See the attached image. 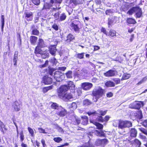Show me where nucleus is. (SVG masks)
<instances>
[{"label":"nucleus","instance_id":"2f4dec72","mask_svg":"<svg viewBox=\"0 0 147 147\" xmlns=\"http://www.w3.org/2000/svg\"><path fill=\"white\" fill-rule=\"evenodd\" d=\"M66 16L64 13H62L59 16V19L61 21L64 20L66 18Z\"/></svg>","mask_w":147,"mask_h":147},{"label":"nucleus","instance_id":"423d86ee","mask_svg":"<svg viewBox=\"0 0 147 147\" xmlns=\"http://www.w3.org/2000/svg\"><path fill=\"white\" fill-rule=\"evenodd\" d=\"M68 90V87L67 85H63L62 86L59 88L58 91V96H59L67 93V91Z\"/></svg>","mask_w":147,"mask_h":147},{"label":"nucleus","instance_id":"20e7f679","mask_svg":"<svg viewBox=\"0 0 147 147\" xmlns=\"http://www.w3.org/2000/svg\"><path fill=\"white\" fill-rule=\"evenodd\" d=\"M132 123L127 120H120L119 122L118 127L123 129L126 127H129L132 126Z\"/></svg>","mask_w":147,"mask_h":147},{"label":"nucleus","instance_id":"f03ea898","mask_svg":"<svg viewBox=\"0 0 147 147\" xmlns=\"http://www.w3.org/2000/svg\"><path fill=\"white\" fill-rule=\"evenodd\" d=\"M104 91V90L101 88L94 89L93 90L92 94L93 97H94L96 99L94 101L95 102H97L98 100L103 95Z\"/></svg>","mask_w":147,"mask_h":147},{"label":"nucleus","instance_id":"473e14b6","mask_svg":"<svg viewBox=\"0 0 147 147\" xmlns=\"http://www.w3.org/2000/svg\"><path fill=\"white\" fill-rule=\"evenodd\" d=\"M127 22L129 24H135L136 23V21L134 19L131 18H129L127 19Z\"/></svg>","mask_w":147,"mask_h":147},{"label":"nucleus","instance_id":"603ef678","mask_svg":"<svg viewBox=\"0 0 147 147\" xmlns=\"http://www.w3.org/2000/svg\"><path fill=\"white\" fill-rule=\"evenodd\" d=\"M20 140L21 141H23L24 139V136L23 131H21L20 133Z\"/></svg>","mask_w":147,"mask_h":147},{"label":"nucleus","instance_id":"2eb2a0df","mask_svg":"<svg viewBox=\"0 0 147 147\" xmlns=\"http://www.w3.org/2000/svg\"><path fill=\"white\" fill-rule=\"evenodd\" d=\"M92 104V101L88 99H85L82 101V104L85 107H88Z\"/></svg>","mask_w":147,"mask_h":147},{"label":"nucleus","instance_id":"13d9d810","mask_svg":"<svg viewBox=\"0 0 147 147\" xmlns=\"http://www.w3.org/2000/svg\"><path fill=\"white\" fill-rule=\"evenodd\" d=\"M101 31L106 35H108V33L107 32L105 28H102L101 29Z\"/></svg>","mask_w":147,"mask_h":147},{"label":"nucleus","instance_id":"412c9836","mask_svg":"<svg viewBox=\"0 0 147 147\" xmlns=\"http://www.w3.org/2000/svg\"><path fill=\"white\" fill-rule=\"evenodd\" d=\"M66 85H67V86L68 87V90H74L75 89V85L74 84L73 82L71 81L68 82L67 84Z\"/></svg>","mask_w":147,"mask_h":147},{"label":"nucleus","instance_id":"39448f33","mask_svg":"<svg viewBox=\"0 0 147 147\" xmlns=\"http://www.w3.org/2000/svg\"><path fill=\"white\" fill-rule=\"evenodd\" d=\"M80 24V22L79 21L74 20L71 22L70 26L75 32H79V28L78 26V25Z\"/></svg>","mask_w":147,"mask_h":147},{"label":"nucleus","instance_id":"9d476101","mask_svg":"<svg viewBox=\"0 0 147 147\" xmlns=\"http://www.w3.org/2000/svg\"><path fill=\"white\" fill-rule=\"evenodd\" d=\"M92 86V84L90 82H84L82 84V87L84 90H89Z\"/></svg>","mask_w":147,"mask_h":147},{"label":"nucleus","instance_id":"58836bf2","mask_svg":"<svg viewBox=\"0 0 147 147\" xmlns=\"http://www.w3.org/2000/svg\"><path fill=\"white\" fill-rule=\"evenodd\" d=\"M70 108L76 109L77 107V105L75 102H73L69 107Z\"/></svg>","mask_w":147,"mask_h":147},{"label":"nucleus","instance_id":"de8ad7c7","mask_svg":"<svg viewBox=\"0 0 147 147\" xmlns=\"http://www.w3.org/2000/svg\"><path fill=\"white\" fill-rule=\"evenodd\" d=\"M18 56H14L13 59V62L14 63V65H17V61L18 60Z\"/></svg>","mask_w":147,"mask_h":147},{"label":"nucleus","instance_id":"a878e982","mask_svg":"<svg viewBox=\"0 0 147 147\" xmlns=\"http://www.w3.org/2000/svg\"><path fill=\"white\" fill-rule=\"evenodd\" d=\"M105 85L107 87H114L115 86V83L111 81L107 82L105 83Z\"/></svg>","mask_w":147,"mask_h":147},{"label":"nucleus","instance_id":"5fc2aeb1","mask_svg":"<svg viewBox=\"0 0 147 147\" xmlns=\"http://www.w3.org/2000/svg\"><path fill=\"white\" fill-rule=\"evenodd\" d=\"M96 144H97V145H99L102 144V142L101 139H98L96 141Z\"/></svg>","mask_w":147,"mask_h":147},{"label":"nucleus","instance_id":"b1692460","mask_svg":"<svg viewBox=\"0 0 147 147\" xmlns=\"http://www.w3.org/2000/svg\"><path fill=\"white\" fill-rule=\"evenodd\" d=\"M37 39V38L34 36H31L30 37V40L31 43L34 45L36 43Z\"/></svg>","mask_w":147,"mask_h":147},{"label":"nucleus","instance_id":"37998d69","mask_svg":"<svg viewBox=\"0 0 147 147\" xmlns=\"http://www.w3.org/2000/svg\"><path fill=\"white\" fill-rule=\"evenodd\" d=\"M49 61L53 63V64L55 65H56L57 63L56 59L54 57H53V58H52Z\"/></svg>","mask_w":147,"mask_h":147},{"label":"nucleus","instance_id":"0eeeda50","mask_svg":"<svg viewBox=\"0 0 147 147\" xmlns=\"http://www.w3.org/2000/svg\"><path fill=\"white\" fill-rule=\"evenodd\" d=\"M60 98L66 101L73 98L72 95L70 93H67L63 94L59 96Z\"/></svg>","mask_w":147,"mask_h":147},{"label":"nucleus","instance_id":"4be33fe9","mask_svg":"<svg viewBox=\"0 0 147 147\" xmlns=\"http://www.w3.org/2000/svg\"><path fill=\"white\" fill-rule=\"evenodd\" d=\"M136 10L135 12L137 18H140L142 15V11L141 9L139 7H136Z\"/></svg>","mask_w":147,"mask_h":147},{"label":"nucleus","instance_id":"c85d7f7f","mask_svg":"<svg viewBox=\"0 0 147 147\" xmlns=\"http://www.w3.org/2000/svg\"><path fill=\"white\" fill-rule=\"evenodd\" d=\"M25 18H30V20H32V18H31V17L32 16L33 13L31 12H26L25 13Z\"/></svg>","mask_w":147,"mask_h":147},{"label":"nucleus","instance_id":"f3484780","mask_svg":"<svg viewBox=\"0 0 147 147\" xmlns=\"http://www.w3.org/2000/svg\"><path fill=\"white\" fill-rule=\"evenodd\" d=\"M88 123V117L85 115L81 117V124L84 125H86Z\"/></svg>","mask_w":147,"mask_h":147},{"label":"nucleus","instance_id":"052dcab7","mask_svg":"<svg viewBox=\"0 0 147 147\" xmlns=\"http://www.w3.org/2000/svg\"><path fill=\"white\" fill-rule=\"evenodd\" d=\"M140 138L142 139L144 141H147V138H146V136H145L144 135H141L140 136Z\"/></svg>","mask_w":147,"mask_h":147},{"label":"nucleus","instance_id":"f8f14e48","mask_svg":"<svg viewBox=\"0 0 147 147\" xmlns=\"http://www.w3.org/2000/svg\"><path fill=\"white\" fill-rule=\"evenodd\" d=\"M143 104L141 102H136L134 103L132 105V108L139 110L141 107V105Z\"/></svg>","mask_w":147,"mask_h":147},{"label":"nucleus","instance_id":"393cba45","mask_svg":"<svg viewBox=\"0 0 147 147\" xmlns=\"http://www.w3.org/2000/svg\"><path fill=\"white\" fill-rule=\"evenodd\" d=\"M63 76L62 74L59 71H56L54 73V77L55 78H61Z\"/></svg>","mask_w":147,"mask_h":147},{"label":"nucleus","instance_id":"5701e85b","mask_svg":"<svg viewBox=\"0 0 147 147\" xmlns=\"http://www.w3.org/2000/svg\"><path fill=\"white\" fill-rule=\"evenodd\" d=\"M67 39L65 40V41L67 42H70L71 41L73 40L75 38L74 36L71 34H69L67 36Z\"/></svg>","mask_w":147,"mask_h":147},{"label":"nucleus","instance_id":"a19ab883","mask_svg":"<svg viewBox=\"0 0 147 147\" xmlns=\"http://www.w3.org/2000/svg\"><path fill=\"white\" fill-rule=\"evenodd\" d=\"M59 14L60 13L59 11L57 12L54 14L53 16H54L55 19V20H57L59 19Z\"/></svg>","mask_w":147,"mask_h":147},{"label":"nucleus","instance_id":"79ce46f5","mask_svg":"<svg viewBox=\"0 0 147 147\" xmlns=\"http://www.w3.org/2000/svg\"><path fill=\"white\" fill-rule=\"evenodd\" d=\"M53 140L57 143H59L62 140V139L60 137H58L54 138Z\"/></svg>","mask_w":147,"mask_h":147},{"label":"nucleus","instance_id":"e2e57ef3","mask_svg":"<svg viewBox=\"0 0 147 147\" xmlns=\"http://www.w3.org/2000/svg\"><path fill=\"white\" fill-rule=\"evenodd\" d=\"M75 120L77 123L78 124H80V123L81 121V120H80V119L77 118L76 117L75 118Z\"/></svg>","mask_w":147,"mask_h":147},{"label":"nucleus","instance_id":"c756f323","mask_svg":"<svg viewBox=\"0 0 147 147\" xmlns=\"http://www.w3.org/2000/svg\"><path fill=\"white\" fill-rule=\"evenodd\" d=\"M53 86L51 85L49 86L44 87L43 89V92L44 93L47 92L49 90L52 89Z\"/></svg>","mask_w":147,"mask_h":147},{"label":"nucleus","instance_id":"a18cd8bd","mask_svg":"<svg viewBox=\"0 0 147 147\" xmlns=\"http://www.w3.org/2000/svg\"><path fill=\"white\" fill-rule=\"evenodd\" d=\"M113 12V9H109L106 10L105 11V13L107 15H109L110 14L112 13Z\"/></svg>","mask_w":147,"mask_h":147},{"label":"nucleus","instance_id":"ea45409f","mask_svg":"<svg viewBox=\"0 0 147 147\" xmlns=\"http://www.w3.org/2000/svg\"><path fill=\"white\" fill-rule=\"evenodd\" d=\"M28 130L29 132L31 134V136L32 137H34V132L33 129L29 127H28Z\"/></svg>","mask_w":147,"mask_h":147},{"label":"nucleus","instance_id":"3c124183","mask_svg":"<svg viewBox=\"0 0 147 147\" xmlns=\"http://www.w3.org/2000/svg\"><path fill=\"white\" fill-rule=\"evenodd\" d=\"M0 130L3 132V134H4L5 131L7 130V129L5 125H4V127H0Z\"/></svg>","mask_w":147,"mask_h":147},{"label":"nucleus","instance_id":"774afa93","mask_svg":"<svg viewBox=\"0 0 147 147\" xmlns=\"http://www.w3.org/2000/svg\"><path fill=\"white\" fill-rule=\"evenodd\" d=\"M68 145V143H66L63 144H62L61 145L57 146V147H63L64 146H67Z\"/></svg>","mask_w":147,"mask_h":147},{"label":"nucleus","instance_id":"49530a36","mask_svg":"<svg viewBox=\"0 0 147 147\" xmlns=\"http://www.w3.org/2000/svg\"><path fill=\"white\" fill-rule=\"evenodd\" d=\"M55 69L53 68H49V70L48 73L51 76H52L53 72L55 71Z\"/></svg>","mask_w":147,"mask_h":147},{"label":"nucleus","instance_id":"ddd939ff","mask_svg":"<svg viewBox=\"0 0 147 147\" xmlns=\"http://www.w3.org/2000/svg\"><path fill=\"white\" fill-rule=\"evenodd\" d=\"M115 74V70L110 69L104 74L105 76L106 77H112L114 76Z\"/></svg>","mask_w":147,"mask_h":147},{"label":"nucleus","instance_id":"0e129e2a","mask_svg":"<svg viewBox=\"0 0 147 147\" xmlns=\"http://www.w3.org/2000/svg\"><path fill=\"white\" fill-rule=\"evenodd\" d=\"M129 74H127V75H123V77L124 79H126L129 78Z\"/></svg>","mask_w":147,"mask_h":147},{"label":"nucleus","instance_id":"4468645a","mask_svg":"<svg viewBox=\"0 0 147 147\" xmlns=\"http://www.w3.org/2000/svg\"><path fill=\"white\" fill-rule=\"evenodd\" d=\"M90 121L91 123H92L93 124L95 125L96 126L97 129H102L103 127L102 125L95 121L94 120L90 119Z\"/></svg>","mask_w":147,"mask_h":147},{"label":"nucleus","instance_id":"c9c22d12","mask_svg":"<svg viewBox=\"0 0 147 147\" xmlns=\"http://www.w3.org/2000/svg\"><path fill=\"white\" fill-rule=\"evenodd\" d=\"M136 9V7H133L127 12V13L129 15H131L134 12H135Z\"/></svg>","mask_w":147,"mask_h":147},{"label":"nucleus","instance_id":"f704fd0d","mask_svg":"<svg viewBox=\"0 0 147 147\" xmlns=\"http://www.w3.org/2000/svg\"><path fill=\"white\" fill-rule=\"evenodd\" d=\"M95 133L97 136H103L105 135V133L103 131H99L97 130L95 131Z\"/></svg>","mask_w":147,"mask_h":147},{"label":"nucleus","instance_id":"a211bd4d","mask_svg":"<svg viewBox=\"0 0 147 147\" xmlns=\"http://www.w3.org/2000/svg\"><path fill=\"white\" fill-rule=\"evenodd\" d=\"M130 136L131 137H136L137 134V131L134 128H132L130 130Z\"/></svg>","mask_w":147,"mask_h":147},{"label":"nucleus","instance_id":"c03bdc74","mask_svg":"<svg viewBox=\"0 0 147 147\" xmlns=\"http://www.w3.org/2000/svg\"><path fill=\"white\" fill-rule=\"evenodd\" d=\"M32 34L34 35H38L39 33L38 31L36 29H34L32 31Z\"/></svg>","mask_w":147,"mask_h":147},{"label":"nucleus","instance_id":"aec40b11","mask_svg":"<svg viewBox=\"0 0 147 147\" xmlns=\"http://www.w3.org/2000/svg\"><path fill=\"white\" fill-rule=\"evenodd\" d=\"M117 18V17H114L111 19L109 18L108 23V25L110 26L114 23H115L117 22L116 20Z\"/></svg>","mask_w":147,"mask_h":147},{"label":"nucleus","instance_id":"6e6552de","mask_svg":"<svg viewBox=\"0 0 147 147\" xmlns=\"http://www.w3.org/2000/svg\"><path fill=\"white\" fill-rule=\"evenodd\" d=\"M43 82L45 84H50L53 82L52 78L49 75H46L42 78Z\"/></svg>","mask_w":147,"mask_h":147},{"label":"nucleus","instance_id":"f257e3e1","mask_svg":"<svg viewBox=\"0 0 147 147\" xmlns=\"http://www.w3.org/2000/svg\"><path fill=\"white\" fill-rule=\"evenodd\" d=\"M38 46L36 47L35 49V53L36 54H40L42 55H47L48 53H47V52L46 51H42V50L40 49L39 47H45L46 45L44 43V40L43 39L40 38L39 40V41L38 43Z\"/></svg>","mask_w":147,"mask_h":147},{"label":"nucleus","instance_id":"338daca9","mask_svg":"<svg viewBox=\"0 0 147 147\" xmlns=\"http://www.w3.org/2000/svg\"><path fill=\"white\" fill-rule=\"evenodd\" d=\"M60 9V7H56L55 8H53L51 9V11H55L56 10H59Z\"/></svg>","mask_w":147,"mask_h":147},{"label":"nucleus","instance_id":"1a4fd4ad","mask_svg":"<svg viewBox=\"0 0 147 147\" xmlns=\"http://www.w3.org/2000/svg\"><path fill=\"white\" fill-rule=\"evenodd\" d=\"M57 114L61 117H63L65 116L67 113V111L65 109L61 106L60 107V108L57 111Z\"/></svg>","mask_w":147,"mask_h":147},{"label":"nucleus","instance_id":"680f3d73","mask_svg":"<svg viewBox=\"0 0 147 147\" xmlns=\"http://www.w3.org/2000/svg\"><path fill=\"white\" fill-rule=\"evenodd\" d=\"M41 142L42 145L43 147H46V145L45 143V140L44 139H42L41 140Z\"/></svg>","mask_w":147,"mask_h":147},{"label":"nucleus","instance_id":"6e6d98bb","mask_svg":"<svg viewBox=\"0 0 147 147\" xmlns=\"http://www.w3.org/2000/svg\"><path fill=\"white\" fill-rule=\"evenodd\" d=\"M52 27L56 30H58V26L56 24H54Z\"/></svg>","mask_w":147,"mask_h":147},{"label":"nucleus","instance_id":"9b49d317","mask_svg":"<svg viewBox=\"0 0 147 147\" xmlns=\"http://www.w3.org/2000/svg\"><path fill=\"white\" fill-rule=\"evenodd\" d=\"M57 41L55 42V45H51L49 47L50 52L52 55L55 54L56 52V46L57 45Z\"/></svg>","mask_w":147,"mask_h":147},{"label":"nucleus","instance_id":"7c9ffc66","mask_svg":"<svg viewBox=\"0 0 147 147\" xmlns=\"http://www.w3.org/2000/svg\"><path fill=\"white\" fill-rule=\"evenodd\" d=\"M134 144L136 145L137 147H140L141 143L137 139H135L134 140Z\"/></svg>","mask_w":147,"mask_h":147},{"label":"nucleus","instance_id":"69168bd1","mask_svg":"<svg viewBox=\"0 0 147 147\" xmlns=\"http://www.w3.org/2000/svg\"><path fill=\"white\" fill-rule=\"evenodd\" d=\"M113 95V94L111 92H109L107 93V97H110Z\"/></svg>","mask_w":147,"mask_h":147},{"label":"nucleus","instance_id":"8fccbe9b","mask_svg":"<svg viewBox=\"0 0 147 147\" xmlns=\"http://www.w3.org/2000/svg\"><path fill=\"white\" fill-rule=\"evenodd\" d=\"M32 3L35 5H38L40 3V0H32Z\"/></svg>","mask_w":147,"mask_h":147},{"label":"nucleus","instance_id":"e433bc0d","mask_svg":"<svg viewBox=\"0 0 147 147\" xmlns=\"http://www.w3.org/2000/svg\"><path fill=\"white\" fill-rule=\"evenodd\" d=\"M65 74L67 78H72V72L71 71H68Z\"/></svg>","mask_w":147,"mask_h":147},{"label":"nucleus","instance_id":"72a5a7b5","mask_svg":"<svg viewBox=\"0 0 147 147\" xmlns=\"http://www.w3.org/2000/svg\"><path fill=\"white\" fill-rule=\"evenodd\" d=\"M114 61H118L121 63L123 60V59L120 57V56H118L115 58H112Z\"/></svg>","mask_w":147,"mask_h":147},{"label":"nucleus","instance_id":"bf43d9fd","mask_svg":"<svg viewBox=\"0 0 147 147\" xmlns=\"http://www.w3.org/2000/svg\"><path fill=\"white\" fill-rule=\"evenodd\" d=\"M66 69V67H59L58 68V70L62 71H64Z\"/></svg>","mask_w":147,"mask_h":147},{"label":"nucleus","instance_id":"cd10ccee","mask_svg":"<svg viewBox=\"0 0 147 147\" xmlns=\"http://www.w3.org/2000/svg\"><path fill=\"white\" fill-rule=\"evenodd\" d=\"M51 107L52 109H56L57 111L61 106H59L57 103L53 102L51 105Z\"/></svg>","mask_w":147,"mask_h":147},{"label":"nucleus","instance_id":"6ab92c4d","mask_svg":"<svg viewBox=\"0 0 147 147\" xmlns=\"http://www.w3.org/2000/svg\"><path fill=\"white\" fill-rule=\"evenodd\" d=\"M13 106L16 111H18L20 110V104L17 101H16L13 103Z\"/></svg>","mask_w":147,"mask_h":147},{"label":"nucleus","instance_id":"09e8293b","mask_svg":"<svg viewBox=\"0 0 147 147\" xmlns=\"http://www.w3.org/2000/svg\"><path fill=\"white\" fill-rule=\"evenodd\" d=\"M98 113L100 115H104L107 112L106 111H102V110H98Z\"/></svg>","mask_w":147,"mask_h":147},{"label":"nucleus","instance_id":"4c0bfd02","mask_svg":"<svg viewBox=\"0 0 147 147\" xmlns=\"http://www.w3.org/2000/svg\"><path fill=\"white\" fill-rule=\"evenodd\" d=\"M87 113L89 116H94L97 113L96 111L92 110L88 111Z\"/></svg>","mask_w":147,"mask_h":147},{"label":"nucleus","instance_id":"bb28decb","mask_svg":"<svg viewBox=\"0 0 147 147\" xmlns=\"http://www.w3.org/2000/svg\"><path fill=\"white\" fill-rule=\"evenodd\" d=\"M116 32L115 30L111 29L109 30V32L108 33L107 35L111 37H114L116 36Z\"/></svg>","mask_w":147,"mask_h":147},{"label":"nucleus","instance_id":"7ed1b4c3","mask_svg":"<svg viewBox=\"0 0 147 147\" xmlns=\"http://www.w3.org/2000/svg\"><path fill=\"white\" fill-rule=\"evenodd\" d=\"M138 118V119L137 121L138 122V124H141L143 126L145 127H147V120H144L142 121V119L143 118V115L142 111L141 110H139L138 113H136L135 115Z\"/></svg>","mask_w":147,"mask_h":147},{"label":"nucleus","instance_id":"864d4df0","mask_svg":"<svg viewBox=\"0 0 147 147\" xmlns=\"http://www.w3.org/2000/svg\"><path fill=\"white\" fill-rule=\"evenodd\" d=\"M38 130L39 132L40 133H43L44 134H46L47 133L45 132V129L41 128H38Z\"/></svg>","mask_w":147,"mask_h":147},{"label":"nucleus","instance_id":"dca6fc26","mask_svg":"<svg viewBox=\"0 0 147 147\" xmlns=\"http://www.w3.org/2000/svg\"><path fill=\"white\" fill-rule=\"evenodd\" d=\"M110 117L108 116H106L104 118L101 116H98L97 119L98 122H103L104 121H107L109 120Z\"/></svg>","mask_w":147,"mask_h":147},{"label":"nucleus","instance_id":"4d7b16f0","mask_svg":"<svg viewBox=\"0 0 147 147\" xmlns=\"http://www.w3.org/2000/svg\"><path fill=\"white\" fill-rule=\"evenodd\" d=\"M102 144H106L108 143V140L106 139H101Z\"/></svg>","mask_w":147,"mask_h":147}]
</instances>
